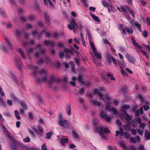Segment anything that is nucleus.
<instances>
[{
	"mask_svg": "<svg viewBox=\"0 0 150 150\" xmlns=\"http://www.w3.org/2000/svg\"><path fill=\"white\" fill-rule=\"evenodd\" d=\"M98 119L97 118H95L93 122L94 124L96 126L98 125Z\"/></svg>",
	"mask_w": 150,
	"mask_h": 150,
	"instance_id": "obj_49",
	"label": "nucleus"
},
{
	"mask_svg": "<svg viewBox=\"0 0 150 150\" xmlns=\"http://www.w3.org/2000/svg\"><path fill=\"white\" fill-rule=\"evenodd\" d=\"M64 52L65 53H66L67 54L68 53H71V51L69 49L66 48L64 49Z\"/></svg>",
	"mask_w": 150,
	"mask_h": 150,
	"instance_id": "obj_53",
	"label": "nucleus"
},
{
	"mask_svg": "<svg viewBox=\"0 0 150 150\" xmlns=\"http://www.w3.org/2000/svg\"><path fill=\"white\" fill-rule=\"evenodd\" d=\"M39 122L41 124L44 125L45 122L43 119L42 118H40L38 120Z\"/></svg>",
	"mask_w": 150,
	"mask_h": 150,
	"instance_id": "obj_44",
	"label": "nucleus"
},
{
	"mask_svg": "<svg viewBox=\"0 0 150 150\" xmlns=\"http://www.w3.org/2000/svg\"><path fill=\"white\" fill-rule=\"evenodd\" d=\"M144 136L147 140L150 139V132L149 130H146L145 132Z\"/></svg>",
	"mask_w": 150,
	"mask_h": 150,
	"instance_id": "obj_20",
	"label": "nucleus"
},
{
	"mask_svg": "<svg viewBox=\"0 0 150 150\" xmlns=\"http://www.w3.org/2000/svg\"><path fill=\"white\" fill-rule=\"evenodd\" d=\"M52 134L53 133L52 132H49L47 133L46 134V138L47 139H50Z\"/></svg>",
	"mask_w": 150,
	"mask_h": 150,
	"instance_id": "obj_37",
	"label": "nucleus"
},
{
	"mask_svg": "<svg viewBox=\"0 0 150 150\" xmlns=\"http://www.w3.org/2000/svg\"><path fill=\"white\" fill-rule=\"evenodd\" d=\"M137 132L141 135H142L143 134V133L142 131L140 129H138L137 130Z\"/></svg>",
	"mask_w": 150,
	"mask_h": 150,
	"instance_id": "obj_64",
	"label": "nucleus"
},
{
	"mask_svg": "<svg viewBox=\"0 0 150 150\" xmlns=\"http://www.w3.org/2000/svg\"><path fill=\"white\" fill-rule=\"evenodd\" d=\"M94 54L98 59H101L102 58L101 54L100 52H98L97 50L93 51Z\"/></svg>",
	"mask_w": 150,
	"mask_h": 150,
	"instance_id": "obj_17",
	"label": "nucleus"
},
{
	"mask_svg": "<svg viewBox=\"0 0 150 150\" xmlns=\"http://www.w3.org/2000/svg\"><path fill=\"white\" fill-rule=\"evenodd\" d=\"M60 81V79H56L54 76H51L50 79L48 82V85L50 88L53 90H57V86H55V85L57 84V82H59Z\"/></svg>",
	"mask_w": 150,
	"mask_h": 150,
	"instance_id": "obj_3",
	"label": "nucleus"
},
{
	"mask_svg": "<svg viewBox=\"0 0 150 150\" xmlns=\"http://www.w3.org/2000/svg\"><path fill=\"white\" fill-rule=\"evenodd\" d=\"M134 25L138 28L141 27V24L139 23L138 22H135L134 23Z\"/></svg>",
	"mask_w": 150,
	"mask_h": 150,
	"instance_id": "obj_46",
	"label": "nucleus"
},
{
	"mask_svg": "<svg viewBox=\"0 0 150 150\" xmlns=\"http://www.w3.org/2000/svg\"><path fill=\"white\" fill-rule=\"evenodd\" d=\"M29 67L33 71L32 75L35 77L38 83L47 81L48 74L45 70L42 69L38 71L37 67L32 65H29Z\"/></svg>",
	"mask_w": 150,
	"mask_h": 150,
	"instance_id": "obj_1",
	"label": "nucleus"
},
{
	"mask_svg": "<svg viewBox=\"0 0 150 150\" xmlns=\"http://www.w3.org/2000/svg\"><path fill=\"white\" fill-rule=\"evenodd\" d=\"M137 97L139 98L142 101H144L143 98L142 96L140 94H139L137 95Z\"/></svg>",
	"mask_w": 150,
	"mask_h": 150,
	"instance_id": "obj_58",
	"label": "nucleus"
},
{
	"mask_svg": "<svg viewBox=\"0 0 150 150\" xmlns=\"http://www.w3.org/2000/svg\"><path fill=\"white\" fill-rule=\"evenodd\" d=\"M43 1L44 4L45 6H47L49 3L50 7L52 8H54V6L51 1L50 0H43Z\"/></svg>",
	"mask_w": 150,
	"mask_h": 150,
	"instance_id": "obj_12",
	"label": "nucleus"
},
{
	"mask_svg": "<svg viewBox=\"0 0 150 150\" xmlns=\"http://www.w3.org/2000/svg\"><path fill=\"white\" fill-rule=\"evenodd\" d=\"M66 111L67 113L69 116L71 115V109L70 105H68L66 108Z\"/></svg>",
	"mask_w": 150,
	"mask_h": 150,
	"instance_id": "obj_29",
	"label": "nucleus"
},
{
	"mask_svg": "<svg viewBox=\"0 0 150 150\" xmlns=\"http://www.w3.org/2000/svg\"><path fill=\"white\" fill-rule=\"evenodd\" d=\"M45 18L46 23L48 25L50 23V18L48 15L46 13H45Z\"/></svg>",
	"mask_w": 150,
	"mask_h": 150,
	"instance_id": "obj_18",
	"label": "nucleus"
},
{
	"mask_svg": "<svg viewBox=\"0 0 150 150\" xmlns=\"http://www.w3.org/2000/svg\"><path fill=\"white\" fill-rule=\"evenodd\" d=\"M5 40L6 43L7 45V47L10 50L12 49L13 48L12 45L10 42L8 41V39L7 38H5Z\"/></svg>",
	"mask_w": 150,
	"mask_h": 150,
	"instance_id": "obj_22",
	"label": "nucleus"
},
{
	"mask_svg": "<svg viewBox=\"0 0 150 150\" xmlns=\"http://www.w3.org/2000/svg\"><path fill=\"white\" fill-rule=\"evenodd\" d=\"M46 50L45 49L43 48L40 49L39 51L38 52H37L35 54V56L37 58H38L39 57L41 56L42 54L45 53Z\"/></svg>",
	"mask_w": 150,
	"mask_h": 150,
	"instance_id": "obj_11",
	"label": "nucleus"
},
{
	"mask_svg": "<svg viewBox=\"0 0 150 150\" xmlns=\"http://www.w3.org/2000/svg\"><path fill=\"white\" fill-rule=\"evenodd\" d=\"M122 115L125 116V119L128 122H129L131 120V118L127 114L126 111H125L122 113Z\"/></svg>",
	"mask_w": 150,
	"mask_h": 150,
	"instance_id": "obj_14",
	"label": "nucleus"
},
{
	"mask_svg": "<svg viewBox=\"0 0 150 150\" xmlns=\"http://www.w3.org/2000/svg\"><path fill=\"white\" fill-rule=\"evenodd\" d=\"M105 97L106 100L108 101H109L110 100V97L109 96V95L108 94H106L105 95Z\"/></svg>",
	"mask_w": 150,
	"mask_h": 150,
	"instance_id": "obj_61",
	"label": "nucleus"
},
{
	"mask_svg": "<svg viewBox=\"0 0 150 150\" xmlns=\"http://www.w3.org/2000/svg\"><path fill=\"white\" fill-rule=\"evenodd\" d=\"M90 16L94 19V20L97 22H99L100 20L98 17L95 15L94 14L92 13H90Z\"/></svg>",
	"mask_w": 150,
	"mask_h": 150,
	"instance_id": "obj_24",
	"label": "nucleus"
},
{
	"mask_svg": "<svg viewBox=\"0 0 150 150\" xmlns=\"http://www.w3.org/2000/svg\"><path fill=\"white\" fill-rule=\"evenodd\" d=\"M144 108L145 111H147L149 108V106L144 105L143 106Z\"/></svg>",
	"mask_w": 150,
	"mask_h": 150,
	"instance_id": "obj_60",
	"label": "nucleus"
},
{
	"mask_svg": "<svg viewBox=\"0 0 150 150\" xmlns=\"http://www.w3.org/2000/svg\"><path fill=\"white\" fill-rule=\"evenodd\" d=\"M4 132L7 136L8 137V138L11 141H14L13 139V138L9 135V132L7 131L6 129H5L4 130Z\"/></svg>",
	"mask_w": 150,
	"mask_h": 150,
	"instance_id": "obj_28",
	"label": "nucleus"
},
{
	"mask_svg": "<svg viewBox=\"0 0 150 150\" xmlns=\"http://www.w3.org/2000/svg\"><path fill=\"white\" fill-rule=\"evenodd\" d=\"M76 147L75 145L74 144H69V148L71 149H73Z\"/></svg>",
	"mask_w": 150,
	"mask_h": 150,
	"instance_id": "obj_52",
	"label": "nucleus"
},
{
	"mask_svg": "<svg viewBox=\"0 0 150 150\" xmlns=\"http://www.w3.org/2000/svg\"><path fill=\"white\" fill-rule=\"evenodd\" d=\"M36 17L35 16V15H31L29 16L28 18V19L29 20L32 21L34 20Z\"/></svg>",
	"mask_w": 150,
	"mask_h": 150,
	"instance_id": "obj_38",
	"label": "nucleus"
},
{
	"mask_svg": "<svg viewBox=\"0 0 150 150\" xmlns=\"http://www.w3.org/2000/svg\"><path fill=\"white\" fill-rule=\"evenodd\" d=\"M21 105L22 107L25 110H27L28 109L26 104L23 102H20Z\"/></svg>",
	"mask_w": 150,
	"mask_h": 150,
	"instance_id": "obj_35",
	"label": "nucleus"
},
{
	"mask_svg": "<svg viewBox=\"0 0 150 150\" xmlns=\"http://www.w3.org/2000/svg\"><path fill=\"white\" fill-rule=\"evenodd\" d=\"M42 150H48L47 148V146L45 144H43L41 146Z\"/></svg>",
	"mask_w": 150,
	"mask_h": 150,
	"instance_id": "obj_42",
	"label": "nucleus"
},
{
	"mask_svg": "<svg viewBox=\"0 0 150 150\" xmlns=\"http://www.w3.org/2000/svg\"><path fill=\"white\" fill-rule=\"evenodd\" d=\"M111 104V103L109 102H107V105L105 107V109L106 111L110 112H111V109L109 108Z\"/></svg>",
	"mask_w": 150,
	"mask_h": 150,
	"instance_id": "obj_23",
	"label": "nucleus"
},
{
	"mask_svg": "<svg viewBox=\"0 0 150 150\" xmlns=\"http://www.w3.org/2000/svg\"><path fill=\"white\" fill-rule=\"evenodd\" d=\"M125 136L127 139H129L130 137L129 133L127 132H125Z\"/></svg>",
	"mask_w": 150,
	"mask_h": 150,
	"instance_id": "obj_62",
	"label": "nucleus"
},
{
	"mask_svg": "<svg viewBox=\"0 0 150 150\" xmlns=\"http://www.w3.org/2000/svg\"><path fill=\"white\" fill-rule=\"evenodd\" d=\"M32 28V25L30 24L27 25L26 27V29L27 30L31 28Z\"/></svg>",
	"mask_w": 150,
	"mask_h": 150,
	"instance_id": "obj_63",
	"label": "nucleus"
},
{
	"mask_svg": "<svg viewBox=\"0 0 150 150\" xmlns=\"http://www.w3.org/2000/svg\"><path fill=\"white\" fill-rule=\"evenodd\" d=\"M72 133L73 136L75 138H77L78 137V134L76 133L74 130H73L72 131Z\"/></svg>",
	"mask_w": 150,
	"mask_h": 150,
	"instance_id": "obj_43",
	"label": "nucleus"
},
{
	"mask_svg": "<svg viewBox=\"0 0 150 150\" xmlns=\"http://www.w3.org/2000/svg\"><path fill=\"white\" fill-rule=\"evenodd\" d=\"M93 93L95 94H98V96L101 98L100 99V100H102L103 99V95L101 94V92L100 91H98L96 89H95L93 91Z\"/></svg>",
	"mask_w": 150,
	"mask_h": 150,
	"instance_id": "obj_15",
	"label": "nucleus"
},
{
	"mask_svg": "<svg viewBox=\"0 0 150 150\" xmlns=\"http://www.w3.org/2000/svg\"><path fill=\"white\" fill-rule=\"evenodd\" d=\"M111 110L114 115H116L117 114V111L115 108L113 107L111 109Z\"/></svg>",
	"mask_w": 150,
	"mask_h": 150,
	"instance_id": "obj_40",
	"label": "nucleus"
},
{
	"mask_svg": "<svg viewBox=\"0 0 150 150\" xmlns=\"http://www.w3.org/2000/svg\"><path fill=\"white\" fill-rule=\"evenodd\" d=\"M122 12H123L125 13H126L127 11L129 9V7L127 6H126L125 7L122 6H120Z\"/></svg>",
	"mask_w": 150,
	"mask_h": 150,
	"instance_id": "obj_21",
	"label": "nucleus"
},
{
	"mask_svg": "<svg viewBox=\"0 0 150 150\" xmlns=\"http://www.w3.org/2000/svg\"><path fill=\"white\" fill-rule=\"evenodd\" d=\"M132 124L134 127H136L137 125V122L135 120H133L132 122Z\"/></svg>",
	"mask_w": 150,
	"mask_h": 150,
	"instance_id": "obj_39",
	"label": "nucleus"
},
{
	"mask_svg": "<svg viewBox=\"0 0 150 150\" xmlns=\"http://www.w3.org/2000/svg\"><path fill=\"white\" fill-rule=\"evenodd\" d=\"M143 35L144 37H146L148 35V32L146 30L144 31L143 32Z\"/></svg>",
	"mask_w": 150,
	"mask_h": 150,
	"instance_id": "obj_45",
	"label": "nucleus"
},
{
	"mask_svg": "<svg viewBox=\"0 0 150 150\" xmlns=\"http://www.w3.org/2000/svg\"><path fill=\"white\" fill-rule=\"evenodd\" d=\"M43 33H44L45 35V36L49 38H51L52 37V36L50 34L46 32L45 30H43L42 32L40 33L38 35V38H40L42 37V34Z\"/></svg>",
	"mask_w": 150,
	"mask_h": 150,
	"instance_id": "obj_13",
	"label": "nucleus"
},
{
	"mask_svg": "<svg viewBox=\"0 0 150 150\" xmlns=\"http://www.w3.org/2000/svg\"><path fill=\"white\" fill-rule=\"evenodd\" d=\"M38 64H40L43 63V61L42 59H38L37 61Z\"/></svg>",
	"mask_w": 150,
	"mask_h": 150,
	"instance_id": "obj_56",
	"label": "nucleus"
},
{
	"mask_svg": "<svg viewBox=\"0 0 150 150\" xmlns=\"http://www.w3.org/2000/svg\"><path fill=\"white\" fill-rule=\"evenodd\" d=\"M118 144L123 149V150H137L134 146L130 147L129 149L127 148L124 143L122 141H120L118 143Z\"/></svg>",
	"mask_w": 150,
	"mask_h": 150,
	"instance_id": "obj_7",
	"label": "nucleus"
},
{
	"mask_svg": "<svg viewBox=\"0 0 150 150\" xmlns=\"http://www.w3.org/2000/svg\"><path fill=\"white\" fill-rule=\"evenodd\" d=\"M90 43L91 49L93 51L96 50L95 47L94 43L93 42L90 41Z\"/></svg>",
	"mask_w": 150,
	"mask_h": 150,
	"instance_id": "obj_36",
	"label": "nucleus"
},
{
	"mask_svg": "<svg viewBox=\"0 0 150 150\" xmlns=\"http://www.w3.org/2000/svg\"><path fill=\"white\" fill-rule=\"evenodd\" d=\"M91 102L95 105H97L99 107L101 105V102L99 101H96L94 100H91Z\"/></svg>",
	"mask_w": 150,
	"mask_h": 150,
	"instance_id": "obj_19",
	"label": "nucleus"
},
{
	"mask_svg": "<svg viewBox=\"0 0 150 150\" xmlns=\"http://www.w3.org/2000/svg\"><path fill=\"white\" fill-rule=\"evenodd\" d=\"M2 50L3 52L5 53H6L7 52V49L4 46H3L2 47Z\"/></svg>",
	"mask_w": 150,
	"mask_h": 150,
	"instance_id": "obj_55",
	"label": "nucleus"
},
{
	"mask_svg": "<svg viewBox=\"0 0 150 150\" xmlns=\"http://www.w3.org/2000/svg\"><path fill=\"white\" fill-rule=\"evenodd\" d=\"M130 108V106L129 105L125 104L123 105L122 107L121 108V111H124V109H128Z\"/></svg>",
	"mask_w": 150,
	"mask_h": 150,
	"instance_id": "obj_31",
	"label": "nucleus"
},
{
	"mask_svg": "<svg viewBox=\"0 0 150 150\" xmlns=\"http://www.w3.org/2000/svg\"><path fill=\"white\" fill-rule=\"evenodd\" d=\"M141 51L142 52L144 53V54L147 58H148V56H149V55L145 51H143L142 50H141Z\"/></svg>",
	"mask_w": 150,
	"mask_h": 150,
	"instance_id": "obj_54",
	"label": "nucleus"
},
{
	"mask_svg": "<svg viewBox=\"0 0 150 150\" xmlns=\"http://www.w3.org/2000/svg\"><path fill=\"white\" fill-rule=\"evenodd\" d=\"M7 104L9 106H11L12 105V101L11 100H8L7 101Z\"/></svg>",
	"mask_w": 150,
	"mask_h": 150,
	"instance_id": "obj_51",
	"label": "nucleus"
},
{
	"mask_svg": "<svg viewBox=\"0 0 150 150\" xmlns=\"http://www.w3.org/2000/svg\"><path fill=\"white\" fill-rule=\"evenodd\" d=\"M111 60H112L113 64H117L115 59L112 56H109L107 58V60L110 64L111 63Z\"/></svg>",
	"mask_w": 150,
	"mask_h": 150,
	"instance_id": "obj_16",
	"label": "nucleus"
},
{
	"mask_svg": "<svg viewBox=\"0 0 150 150\" xmlns=\"http://www.w3.org/2000/svg\"><path fill=\"white\" fill-rule=\"evenodd\" d=\"M64 44L62 42H60L58 43V46L60 47H64Z\"/></svg>",
	"mask_w": 150,
	"mask_h": 150,
	"instance_id": "obj_57",
	"label": "nucleus"
},
{
	"mask_svg": "<svg viewBox=\"0 0 150 150\" xmlns=\"http://www.w3.org/2000/svg\"><path fill=\"white\" fill-rule=\"evenodd\" d=\"M123 128L124 129L127 131H129L131 129L130 127L128 125H124L123 126Z\"/></svg>",
	"mask_w": 150,
	"mask_h": 150,
	"instance_id": "obj_34",
	"label": "nucleus"
},
{
	"mask_svg": "<svg viewBox=\"0 0 150 150\" xmlns=\"http://www.w3.org/2000/svg\"><path fill=\"white\" fill-rule=\"evenodd\" d=\"M84 91V89L83 88H81L79 90V93L81 95H83Z\"/></svg>",
	"mask_w": 150,
	"mask_h": 150,
	"instance_id": "obj_48",
	"label": "nucleus"
},
{
	"mask_svg": "<svg viewBox=\"0 0 150 150\" xmlns=\"http://www.w3.org/2000/svg\"><path fill=\"white\" fill-rule=\"evenodd\" d=\"M10 95L12 98L14 100L17 102L19 101V99L17 97H16L15 95L13 93H11L10 94Z\"/></svg>",
	"mask_w": 150,
	"mask_h": 150,
	"instance_id": "obj_27",
	"label": "nucleus"
},
{
	"mask_svg": "<svg viewBox=\"0 0 150 150\" xmlns=\"http://www.w3.org/2000/svg\"><path fill=\"white\" fill-rule=\"evenodd\" d=\"M119 30L122 32H121L122 34L125 35L126 34V32L125 30L122 27V25L120 24L119 26Z\"/></svg>",
	"mask_w": 150,
	"mask_h": 150,
	"instance_id": "obj_26",
	"label": "nucleus"
},
{
	"mask_svg": "<svg viewBox=\"0 0 150 150\" xmlns=\"http://www.w3.org/2000/svg\"><path fill=\"white\" fill-rule=\"evenodd\" d=\"M125 29L128 33H132L133 32V29L131 27L129 28L127 26H126Z\"/></svg>",
	"mask_w": 150,
	"mask_h": 150,
	"instance_id": "obj_32",
	"label": "nucleus"
},
{
	"mask_svg": "<svg viewBox=\"0 0 150 150\" xmlns=\"http://www.w3.org/2000/svg\"><path fill=\"white\" fill-rule=\"evenodd\" d=\"M28 116L29 118L31 120H33V117L32 113V112H30L28 114Z\"/></svg>",
	"mask_w": 150,
	"mask_h": 150,
	"instance_id": "obj_41",
	"label": "nucleus"
},
{
	"mask_svg": "<svg viewBox=\"0 0 150 150\" xmlns=\"http://www.w3.org/2000/svg\"><path fill=\"white\" fill-rule=\"evenodd\" d=\"M129 11V12L130 13H131L132 16L134 18V17L135 15H134V12L133 10H128Z\"/></svg>",
	"mask_w": 150,
	"mask_h": 150,
	"instance_id": "obj_47",
	"label": "nucleus"
},
{
	"mask_svg": "<svg viewBox=\"0 0 150 150\" xmlns=\"http://www.w3.org/2000/svg\"><path fill=\"white\" fill-rule=\"evenodd\" d=\"M125 56L126 59L130 63L134 64L136 61V59L128 53L126 54Z\"/></svg>",
	"mask_w": 150,
	"mask_h": 150,
	"instance_id": "obj_8",
	"label": "nucleus"
},
{
	"mask_svg": "<svg viewBox=\"0 0 150 150\" xmlns=\"http://www.w3.org/2000/svg\"><path fill=\"white\" fill-rule=\"evenodd\" d=\"M18 112L17 110L14 111V114L17 120H19L21 119V117L18 115Z\"/></svg>",
	"mask_w": 150,
	"mask_h": 150,
	"instance_id": "obj_33",
	"label": "nucleus"
},
{
	"mask_svg": "<svg viewBox=\"0 0 150 150\" xmlns=\"http://www.w3.org/2000/svg\"><path fill=\"white\" fill-rule=\"evenodd\" d=\"M18 50L19 53L21 54L23 58L24 59H25L26 56L23 50L20 48H19Z\"/></svg>",
	"mask_w": 150,
	"mask_h": 150,
	"instance_id": "obj_25",
	"label": "nucleus"
},
{
	"mask_svg": "<svg viewBox=\"0 0 150 150\" xmlns=\"http://www.w3.org/2000/svg\"><path fill=\"white\" fill-rule=\"evenodd\" d=\"M100 117L105 120L108 122H110L111 120V118L106 114L103 111L101 110L100 113Z\"/></svg>",
	"mask_w": 150,
	"mask_h": 150,
	"instance_id": "obj_6",
	"label": "nucleus"
},
{
	"mask_svg": "<svg viewBox=\"0 0 150 150\" xmlns=\"http://www.w3.org/2000/svg\"><path fill=\"white\" fill-rule=\"evenodd\" d=\"M116 122L117 124L119 126H121V122L119 120H117Z\"/></svg>",
	"mask_w": 150,
	"mask_h": 150,
	"instance_id": "obj_59",
	"label": "nucleus"
},
{
	"mask_svg": "<svg viewBox=\"0 0 150 150\" xmlns=\"http://www.w3.org/2000/svg\"><path fill=\"white\" fill-rule=\"evenodd\" d=\"M17 146L20 147L22 149H26L27 150H34V148L33 147H28L27 148L25 145L23 144L20 142L17 143Z\"/></svg>",
	"mask_w": 150,
	"mask_h": 150,
	"instance_id": "obj_10",
	"label": "nucleus"
},
{
	"mask_svg": "<svg viewBox=\"0 0 150 150\" xmlns=\"http://www.w3.org/2000/svg\"><path fill=\"white\" fill-rule=\"evenodd\" d=\"M117 64L119 66L120 68H121L125 64V62L124 60H122L121 62L120 61H117Z\"/></svg>",
	"mask_w": 150,
	"mask_h": 150,
	"instance_id": "obj_30",
	"label": "nucleus"
},
{
	"mask_svg": "<svg viewBox=\"0 0 150 150\" xmlns=\"http://www.w3.org/2000/svg\"><path fill=\"white\" fill-rule=\"evenodd\" d=\"M58 124L61 127L68 128L69 126V125L67 122V120L64 119H59Z\"/></svg>",
	"mask_w": 150,
	"mask_h": 150,
	"instance_id": "obj_5",
	"label": "nucleus"
},
{
	"mask_svg": "<svg viewBox=\"0 0 150 150\" xmlns=\"http://www.w3.org/2000/svg\"><path fill=\"white\" fill-rule=\"evenodd\" d=\"M94 130L95 132H98L104 139H105V137L104 135L103 132L105 134H109L110 132V131L107 127H96L94 128Z\"/></svg>",
	"mask_w": 150,
	"mask_h": 150,
	"instance_id": "obj_2",
	"label": "nucleus"
},
{
	"mask_svg": "<svg viewBox=\"0 0 150 150\" xmlns=\"http://www.w3.org/2000/svg\"><path fill=\"white\" fill-rule=\"evenodd\" d=\"M14 62L16 65L17 66L18 68L21 71L22 69L21 63L20 59L19 58L14 60Z\"/></svg>",
	"mask_w": 150,
	"mask_h": 150,
	"instance_id": "obj_9",
	"label": "nucleus"
},
{
	"mask_svg": "<svg viewBox=\"0 0 150 150\" xmlns=\"http://www.w3.org/2000/svg\"><path fill=\"white\" fill-rule=\"evenodd\" d=\"M70 23L69 24L67 25L68 28L70 30H73L75 32V30L78 28L77 24L74 19H72Z\"/></svg>",
	"mask_w": 150,
	"mask_h": 150,
	"instance_id": "obj_4",
	"label": "nucleus"
},
{
	"mask_svg": "<svg viewBox=\"0 0 150 150\" xmlns=\"http://www.w3.org/2000/svg\"><path fill=\"white\" fill-rule=\"evenodd\" d=\"M82 79L83 78L82 76L81 75H79L78 78V81L81 83H82Z\"/></svg>",
	"mask_w": 150,
	"mask_h": 150,
	"instance_id": "obj_50",
	"label": "nucleus"
}]
</instances>
